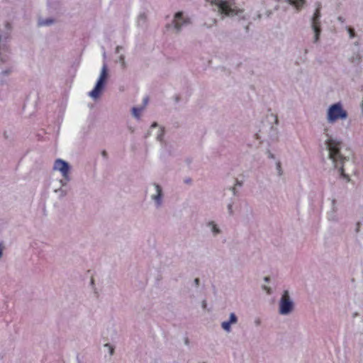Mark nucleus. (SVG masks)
Here are the masks:
<instances>
[{"mask_svg": "<svg viewBox=\"0 0 363 363\" xmlns=\"http://www.w3.org/2000/svg\"><path fill=\"white\" fill-rule=\"evenodd\" d=\"M13 67L8 65H0V85L7 82V78L11 74Z\"/></svg>", "mask_w": 363, "mask_h": 363, "instance_id": "obj_11", "label": "nucleus"}, {"mask_svg": "<svg viewBox=\"0 0 363 363\" xmlns=\"http://www.w3.org/2000/svg\"><path fill=\"white\" fill-rule=\"evenodd\" d=\"M347 117V111L340 102L330 105L327 110L326 120L329 123H335L338 120H345Z\"/></svg>", "mask_w": 363, "mask_h": 363, "instance_id": "obj_4", "label": "nucleus"}, {"mask_svg": "<svg viewBox=\"0 0 363 363\" xmlns=\"http://www.w3.org/2000/svg\"><path fill=\"white\" fill-rule=\"evenodd\" d=\"M211 5L213 10L223 16L233 17L243 13V9L238 7L235 0H211Z\"/></svg>", "mask_w": 363, "mask_h": 363, "instance_id": "obj_2", "label": "nucleus"}, {"mask_svg": "<svg viewBox=\"0 0 363 363\" xmlns=\"http://www.w3.org/2000/svg\"><path fill=\"white\" fill-rule=\"evenodd\" d=\"M3 250H4V247L2 246L1 244H0V259L1 258V257L3 255Z\"/></svg>", "mask_w": 363, "mask_h": 363, "instance_id": "obj_39", "label": "nucleus"}, {"mask_svg": "<svg viewBox=\"0 0 363 363\" xmlns=\"http://www.w3.org/2000/svg\"><path fill=\"white\" fill-rule=\"evenodd\" d=\"M359 226H360V223L358 222L357 223V228H356V231L358 232L359 230Z\"/></svg>", "mask_w": 363, "mask_h": 363, "instance_id": "obj_44", "label": "nucleus"}, {"mask_svg": "<svg viewBox=\"0 0 363 363\" xmlns=\"http://www.w3.org/2000/svg\"><path fill=\"white\" fill-rule=\"evenodd\" d=\"M328 132V128H324V134L327 137L325 145L328 151V157L332 160L334 167L339 169L340 174L349 181V177L345 174V169L343 168L345 162L348 161L349 157L342 155L340 152L342 142L333 138L329 135Z\"/></svg>", "mask_w": 363, "mask_h": 363, "instance_id": "obj_1", "label": "nucleus"}, {"mask_svg": "<svg viewBox=\"0 0 363 363\" xmlns=\"http://www.w3.org/2000/svg\"><path fill=\"white\" fill-rule=\"evenodd\" d=\"M164 128L160 127L156 135V140L160 143V145L166 141L164 140Z\"/></svg>", "mask_w": 363, "mask_h": 363, "instance_id": "obj_17", "label": "nucleus"}, {"mask_svg": "<svg viewBox=\"0 0 363 363\" xmlns=\"http://www.w3.org/2000/svg\"><path fill=\"white\" fill-rule=\"evenodd\" d=\"M234 186H235V187L242 186V182L238 180V179H235V183Z\"/></svg>", "mask_w": 363, "mask_h": 363, "instance_id": "obj_33", "label": "nucleus"}, {"mask_svg": "<svg viewBox=\"0 0 363 363\" xmlns=\"http://www.w3.org/2000/svg\"><path fill=\"white\" fill-rule=\"evenodd\" d=\"M143 109L144 107H133L131 109L133 116L137 119H139L140 117V113Z\"/></svg>", "mask_w": 363, "mask_h": 363, "instance_id": "obj_20", "label": "nucleus"}, {"mask_svg": "<svg viewBox=\"0 0 363 363\" xmlns=\"http://www.w3.org/2000/svg\"><path fill=\"white\" fill-rule=\"evenodd\" d=\"M264 281L266 282V283H268L270 281V277H265L264 278Z\"/></svg>", "mask_w": 363, "mask_h": 363, "instance_id": "obj_41", "label": "nucleus"}, {"mask_svg": "<svg viewBox=\"0 0 363 363\" xmlns=\"http://www.w3.org/2000/svg\"><path fill=\"white\" fill-rule=\"evenodd\" d=\"M317 7L316 9L311 18V28H320V18H321V4L320 2L316 3Z\"/></svg>", "mask_w": 363, "mask_h": 363, "instance_id": "obj_10", "label": "nucleus"}, {"mask_svg": "<svg viewBox=\"0 0 363 363\" xmlns=\"http://www.w3.org/2000/svg\"><path fill=\"white\" fill-rule=\"evenodd\" d=\"M123 49V48L121 45H118L116 48V53H119L121 50H122Z\"/></svg>", "mask_w": 363, "mask_h": 363, "instance_id": "obj_36", "label": "nucleus"}, {"mask_svg": "<svg viewBox=\"0 0 363 363\" xmlns=\"http://www.w3.org/2000/svg\"><path fill=\"white\" fill-rule=\"evenodd\" d=\"M294 309V302L291 300L289 292L284 291L279 301V312L281 315H286L292 312Z\"/></svg>", "mask_w": 363, "mask_h": 363, "instance_id": "obj_6", "label": "nucleus"}, {"mask_svg": "<svg viewBox=\"0 0 363 363\" xmlns=\"http://www.w3.org/2000/svg\"><path fill=\"white\" fill-rule=\"evenodd\" d=\"M229 190L232 191L233 196H236L238 195V191L237 189V187H235V186H230L229 188Z\"/></svg>", "mask_w": 363, "mask_h": 363, "instance_id": "obj_29", "label": "nucleus"}, {"mask_svg": "<svg viewBox=\"0 0 363 363\" xmlns=\"http://www.w3.org/2000/svg\"><path fill=\"white\" fill-rule=\"evenodd\" d=\"M54 192L58 195L59 199H62L67 195V191L62 187H57L54 189Z\"/></svg>", "mask_w": 363, "mask_h": 363, "instance_id": "obj_19", "label": "nucleus"}, {"mask_svg": "<svg viewBox=\"0 0 363 363\" xmlns=\"http://www.w3.org/2000/svg\"><path fill=\"white\" fill-rule=\"evenodd\" d=\"M156 127H158V124H157V123L154 122V123L151 125V128H156Z\"/></svg>", "mask_w": 363, "mask_h": 363, "instance_id": "obj_42", "label": "nucleus"}, {"mask_svg": "<svg viewBox=\"0 0 363 363\" xmlns=\"http://www.w3.org/2000/svg\"><path fill=\"white\" fill-rule=\"evenodd\" d=\"M109 77L110 74L108 65L106 62H104L95 86L89 92L88 96L94 101H97L103 94Z\"/></svg>", "mask_w": 363, "mask_h": 363, "instance_id": "obj_3", "label": "nucleus"}, {"mask_svg": "<svg viewBox=\"0 0 363 363\" xmlns=\"http://www.w3.org/2000/svg\"><path fill=\"white\" fill-rule=\"evenodd\" d=\"M261 17H262L261 14H258V15H257V18H258V19H260V18H261Z\"/></svg>", "mask_w": 363, "mask_h": 363, "instance_id": "obj_47", "label": "nucleus"}, {"mask_svg": "<svg viewBox=\"0 0 363 363\" xmlns=\"http://www.w3.org/2000/svg\"><path fill=\"white\" fill-rule=\"evenodd\" d=\"M191 182V179H189V180H186V182Z\"/></svg>", "mask_w": 363, "mask_h": 363, "instance_id": "obj_48", "label": "nucleus"}, {"mask_svg": "<svg viewBox=\"0 0 363 363\" xmlns=\"http://www.w3.org/2000/svg\"><path fill=\"white\" fill-rule=\"evenodd\" d=\"M272 14V11L271 10H268L266 11L265 15L267 17L269 18Z\"/></svg>", "mask_w": 363, "mask_h": 363, "instance_id": "obj_38", "label": "nucleus"}, {"mask_svg": "<svg viewBox=\"0 0 363 363\" xmlns=\"http://www.w3.org/2000/svg\"><path fill=\"white\" fill-rule=\"evenodd\" d=\"M337 20H338V21H340L342 23H343L345 22V18L342 16H338Z\"/></svg>", "mask_w": 363, "mask_h": 363, "instance_id": "obj_40", "label": "nucleus"}, {"mask_svg": "<svg viewBox=\"0 0 363 363\" xmlns=\"http://www.w3.org/2000/svg\"><path fill=\"white\" fill-rule=\"evenodd\" d=\"M70 180H67L65 178H63L60 179L59 180V184H60V186L59 187H62L63 189V187L66 186L67 185V183L69 182Z\"/></svg>", "mask_w": 363, "mask_h": 363, "instance_id": "obj_26", "label": "nucleus"}, {"mask_svg": "<svg viewBox=\"0 0 363 363\" xmlns=\"http://www.w3.org/2000/svg\"><path fill=\"white\" fill-rule=\"evenodd\" d=\"M238 323V317L234 313L230 314L229 320L228 321H223L221 323V328L227 333L231 331V325L236 324Z\"/></svg>", "mask_w": 363, "mask_h": 363, "instance_id": "obj_12", "label": "nucleus"}, {"mask_svg": "<svg viewBox=\"0 0 363 363\" xmlns=\"http://www.w3.org/2000/svg\"><path fill=\"white\" fill-rule=\"evenodd\" d=\"M54 23V20L52 18H40L38 20V26H48L52 25Z\"/></svg>", "mask_w": 363, "mask_h": 363, "instance_id": "obj_21", "label": "nucleus"}, {"mask_svg": "<svg viewBox=\"0 0 363 363\" xmlns=\"http://www.w3.org/2000/svg\"><path fill=\"white\" fill-rule=\"evenodd\" d=\"M262 289L267 292V294H271L272 293V289L266 285H263L262 286Z\"/></svg>", "mask_w": 363, "mask_h": 363, "instance_id": "obj_31", "label": "nucleus"}, {"mask_svg": "<svg viewBox=\"0 0 363 363\" xmlns=\"http://www.w3.org/2000/svg\"><path fill=\"white\" fill-rule=\"evenodd\" d=\"M189 23V18L184 17L182 12H177L175 13L172 21V26L176 33H179L183 27L188 26Z\"/></svg>", "mask_w": 363, "mask_h": 363, "instance_id": "obj_9", "label": "nucleus"}, {"mask_svg": "<svg viewBox=\"0 0 363 363\" xmlns=\"http://www.w3.org/2000/svg\"><path fill=\"white\" fill-rule=\"evenodd\" d=\"M337 211V207H336V200L335 199H333L332 200V211H333V214H334Z\"/></svg>", "mask_w": 363, "mask_h": 363, "instance_id": "obj_30", "label": "nucleus"}, {"mask_svg": "<svg viewBox=\"0 0 363 363\" xmlns=\"http://www.w3.org/2000/svg\"><path fill=\"white\" fill-rule=\"evenodd\" d=\"M313 33H314V35H313V43L316 44L319 42L320 40V33H321V28H311Z\"/></svg>", "mask_w": 363, "mask_h": 363, "instance_id": "obj_15", "label": "nucleus"}, {"mask_svg": "<svg viewBox=\"0 0 363 363\" xmlns=\"http://www.w3.org/2000/svg\"><path fill=\"white\" fill-rule=\"evenodd\" d=\"M361 55L359 52L354 53L350 59V62L353 64H359L361 61Z\"/></svg>", "mask_w": 363, "mask_h": 363, "instance_id": "obj_22", "label": "nucleus"}, {"mask_svg": "<svg viewBox=\"0 0 363 363\" xmlns=\"http://www.w3.org/2000/svg\"><path fill=\"white\" fill-rule=\"evenodd\" d=\"M329 219H330V220H335V216L333 215L332 217H330V218H329Z\"/></svg>", "mask_w": 363, "mask_h": 363, "instance_id": "obj_45", "label": "nucleus"}, {"mask_svg": "<svg viewBox=\"0 0 363 363\" xmlns=\"http://www.w3.org/2000/svg\"><path fill=\"white\" fill-rule=\"evenodd\" d=\"M147 99H144V104H145V105L147 104Z\"/></svg>", "mask_w": 363, "mask_h": 363, "instance_id": "obj_46", "label": "nucleus"}, {"mask_svg": "<svg viewBox=\"0 0 363 363\" xmlns=\"http://www.w3.org/2000/svg\"><path fill=\"white\" fill-rule=\"evenodd\" d=\"M289 2L291 5L294 6L298 10L301 9L303 4L305 3L304 0H285Z\"/></svg>", "mask_w": 363, "mask_h": 363, "instance_id": "obj_18", "label": "nucleus"}, {"mask_svg": "<svg viewBox=\"0 0 363 363\" xmlns=\"http://www.w3.org/2000/svg\"><path fill=\"white\" fill-rule=\"evenodd\" d=\"M233 202L229 203L227 206L228 212L230 216H233L234 214V211H233Z\"/></svg>", "mask_w": 363, "mask_h": 363, "instance_id": "obj_27", "label": "nucleus"}, {"mask_svg": "<svg viewBox=\"0 0 363 363\" xmlns=\"http://www.w3.org/2000/svg\"><path fill=\"white\" fill-rule=\"evenodd\" d=\"M101 155L104 157H107V152L104 150L102 152H101Z\"/></svg>", "mask_w": 363, "mask_h": 363, "instance_id": "obj_43", "label": "nucleus"}, {"mask_svg": "<svg viewBox=\"0 0 363 363\" xmlns=\"http://www.w3.org/2000/svg\"><path fill=\"white\" fill-rule=\"evenodd\" d=\"M147 21V14L145 12L140 13L137 19V23L138 26H143Z\"/></svg>", "mask_w": 363, "mask_h": 363, "instance_id": "obj_16", "label": "nucleus"}, {"mask_svg": "<svg viewBox=\"0 0 363 363\" xmlns=\"http://www.w3.org/2000/svg\"><path fill=\"white\" fill-rule=\"evenodd\" d=\"M53 170L58 171L61 173L62 177L67 180H71L70 171L71 166L69 164L62 159H57L53 164Z\"/></svg>", "mask_w": 363, "mask_h": 363, "instance_id": "obj_8", "label": "nucleus"}, {"mask_svg": "<svg viewBox=\"0 0 363 363\" xmlns=\"http://www.w3.org/2000/svg\"><path fill=\"white\" fill-rule=\"evenodd\" d=\"M346 28L347 30L350 38H354L356 35L354 29L351 27H347Z\"/></svg>", "mask_w": 363, "mask_h": 363, "instance_id": "obj_24", "label": "nucleus"}, {"mask_svg": "<svg viewBox=\"0 0 363 363\" xmlns=\"http://www.w3.org/2000/svg\"><path fill=\"white\" fill-rule=\"evenodd\" d=\"M104 347L108 348V352H109L110 355H113L115 349L113 346H111L109 343H106L104 345Z\"/></svg>", "mask_w": 363, "mask_h": 363, "instance_id": "obj_28", "label": "nucleus"}, {"mask_svg": "<svg viewBox=\"0 0 363 363\" xmlns=\"http://www.w3.org/2000/svg\"><path fill=\"white\" fill-rule=\"evenodd\" d=\"M193 286L196 288H199L200 286V279L199 278H195L193 281Z\"/></svg>", "mask_w": 363, "mask_h": 363, "instance_id": "obj_32", "label": "nucleus"}, {"mask_svg": "<svg viewBox=\"0 0 363 363\" xmlns=\"http://www.w3.org/2000/svg\"><path fill=\"white\" fill-rule=\"evenodd\" d=\"M150 199L154 202L155 207L158 209L160 208L164 202V192L162 187L157 184H152L150 189Z\"/></svg>", "mask_w": 363, "mask_h": 363, "instance_id": "obj_5", "label": "nucleus"}, {"mask_svg": "<svg viewBox=\"0 0 363 363\" xmlns=\"http://www.w3.org/2000/svg\"><path fill=\"white\" fill-rule=\"evenodd\" d=\"M3 136L5 140H9L10 138V135L7 131H4Z\"/></svg>", "mask_w": 363, "mask_h": 363, "instance_id": "obj_35", "label": "nucleus"}, {"mask_svg": "<svg viewBox=\"0 0 363 363\" xmlns=\"http://www.w3.org/2000/svg\"><path fill=\"white\" fill-rule=\"evenodd\" d=\"M207 226L211 229L213 236H216L221 233L220 229L214 221H209Z\"/></svg>", "mask_w": 363, "mask_h": 363, "instance_id": "obj_14", "label": "nucleus"}, {"mask_svg": "<svg viewBox=\"0 0 363 363\" xmlns=\"http://www.w3.org/2000/svg\"><path fill=\"white\" fill-rule=\"evenodd\" d=\"M276 169L277 170L278 175L281 176L283 174V170L281 169V162L279 161L276 163Z\"/></svg>", "mask_w": 363, "mask_h": 363, "instance_id": "obj_25", "label": "nucleus"}, {"mask_svg": "<svg viewBox=\"0 0 363 363\" xmlns=\"http://www.w3.org/2000/svg\"><path fill=\"white\" fill-rule=\"evenodd\" d=\"M161 147L162 149V154L164 156H166V155L172 156V155H175L176 149H175L174 144H172L169 142L165 141L161 144Z\"/></svg>", "mask_w": 363, "mask_h": 363, "instance_id": "obj_13", "label": "nucleus"}, {"mask_svg": "<svg viewBox=\"0 0 363 363\" xmlns=\"http://www.w3.org/2000/svg\"><path fill=\"white\" fill-rule=\"evenodd\" d=\"M118 62L121 64L123 69L126 68V62L125 61V55L121 54L118 56Z\"/></svg>", "mask_w": 363, "mask_h": 363, "instance_id": "obj_23", "label": "nucleus"}, {"mask_svg": "<svg viewBox=\"0 0 363 363\" xmlns=\"http://www.w3.org/2000/svg\"><path fill=\"white\" fill-rule=\"evenodd\" d=\"M201 306L203 309H206L207 307V303L206 300H203L201 303Z\"/></svg>", "mask_w": 363, "mask_h": 363, "instance_id": "obj_37", "label": "nucleus"}, {"mask_svg": "<svg viewBox=\"0 0 363 363\" xmlns=\"http://www.w3.org/2000/svg\"><path fill=\"white\" fill-rule=\"evenodd\" d=\"M267 157L270 159H274L275 158V156L273 153H272L269 150H267Z\"/></svg>", "mask_w": 363, "mask_h": 363, "instance_id": "obj_34", "label": "nucleus"}, {"mask_svg": "<svg viewBox=\"0 0 363 363\" xmlns=\"http://www.w3.org/2000/svg\"><path fill=\"white\" fill-rule=\"evenodd\" d=\"M6 38L0 35V65H7L11 60V52Z\"/></svg>", "mask_w": 363, "mask_h": 363, "instance_id": "obj_7", "label": "nucleus"}]
</instances>
